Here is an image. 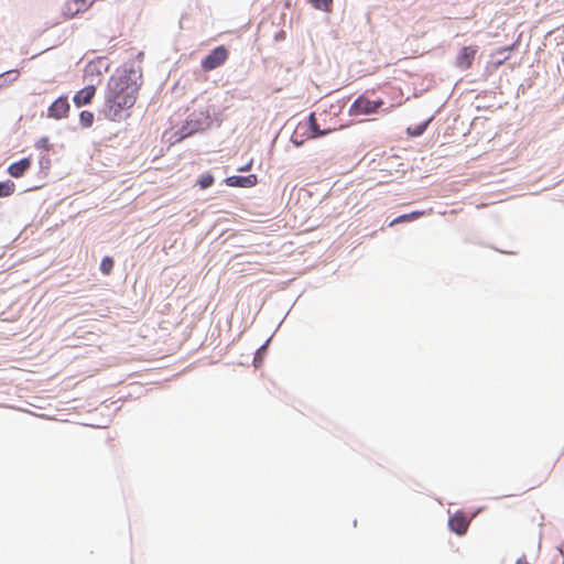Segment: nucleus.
Instances as JSON below:
<instances>
[{"label": "nucleus", "mask_w": 564, "mask_h": 564, "mask_svg": "<svg viewBox=\"0 0 564 564\" xmlns=\"http://www.w3.org/2000/svg\"><path fill=\"white\" fill-rule=\"evenodd\" d=\"M477 47L464 46L456 57V66L463 70L470 68L475 59Z\"/></svg>", "instance_id": "nucleus-5"}, {"label": "nucleus", "mask_w": 564, "mask_h": 564, "mask_svg": "<svg viewBox=\"0 0 564 564\" xmlns=\"http://www.w3.org/2000/svg\"><path fill=\"white\" fill-rule=\"evenodd\" d=\"M300 129H303V131L307 132V134H306L307 139L322 137L332 131L330 129H324V130L319 129V127L316 122L315 113L310 115L306 123H304V124L300 123Z\"/></svg>", "instance_id": "nucleus-6"}, {"label": "nucleus", "mask_w": 564, "mask_h": 564, "mask_svg": "<svg viewBox=\"0 0 564 564\" xmlns=\"http://www.w3.org/2000/svg\"><path fill=\"white\" fill-rule=\"evenodd\" d=\"M79 122L84 128L91 127L94 122V113L91 111L84 110L79 113Z\"/></svg>", "instance_id": "nucleus-15"}, {"label": "nucleus", "mask_w": 564, "mask_h": 564, "mask_svg": "<svg viewBox=\"0 0 564 564\" xmlns=\"http://www.w3.org/2000/svg\"><path fill=\"white\" fill-rule=\"evenodd\" d=\"M251 165H252V162H249L248 164H246V165H243V166L239 167L238 170H239L240 172H246V171H249V170L251 169Z\"/></svg>", "instance_id": "nucleus-24"}, {"label": "nucleus", "mask_w": 564, "mask_h": 564, "mask_svg": "<svg viewBox=\"0 0 564 564\" xmlns=\"http://www.w3.org/2000/svg\"><path fill=\"white\" fill-rule=\"evenodd\" d=\"M99 63H100V62H97V63H96V62H94V63L88 64V66H87V68H86V73H91V74H93L95 70H97V72H98V74H100L99 69L97 68V66H98V64H99Z\"/></svg>", "instance_id": "nucleus-21"}, {"label": "nucleus", "mask_w": 564, "mask_h": 564, "mask_svg": "<svg viewBox=\"0 0 564 564\" xmlns=\"http://www.w3.org/2000/svg\"><path fill=\"white\" fill-rule=\"evenodd\" d=\"M113 269V259L111 257H105L100 263V271L108 275Z\"/></svg>", "instance_id": "nucleus-17"}, {"label": "nucleus", "mask_w": 564, "mask_h": 564, "mask_svg": "<svg viewBox=\"0 0 564 564\" xmlns=\"http://www.w3.org/2000/svg\"><path fill=\"white\" fill-rule=\"evenodd\" d=\"M513 48H514V44L510 45V46L500 47L494 54H503L505 52L512 51Z\"/></svg>", "instance_id": "nucleus-22"}, {"label": "nucleus", "mask_w": 564, "mask_h": 564, "mask_svg": "<svg viewBox=\"0 0 564 564\" xmlns=\"http://www.w3.org/2000/svg\"><path fill=\"white\" fill-rule=\"evenodd\" d=\"M507 59L508 56H505L503 58H498V61L494 63L495 68L500 67Z\"/></svg>", "instance_id": "nucleus-23"}, {"label": "nucleus", "mask_w": 564, "mask_h": 564, "mask_svg": "<svg viewBox=\"0 0 564 564\" xmlns=\"http://www.w3.org/2000/svg\"><path fill=\"white\" fill-rule=\"evenodd\" d=\"M423 215H425V212H423V210H415L410 214H404V215H401V216L397 217L395 219H393L390 223V226H394L397 224L404 223V221H411V220L422 217Z\"/></svg>", "instance_id": "nucleus-12"}, {"label": "nucleus", "mask_w": 564, "mask_h": 564, "mask_svg": "<svg viewBox=\"0 0 564 564\" xmlns=\"http://www.w3.org/2000/svg\"><path fill=\"white\" fill-rule=\"evenodd\" d=\"M69 112V102L66 96L58 97L47 109V117L55 120L66 118Z\"/></svg>", "instance_id": "nucleus-4"}, {"label": "nucleus", "mask_w": 564, "mask_h": 564, "mask_svg": "<svg viewBox=\"0 0 564 564\" xmlns=\"http://www.w3.org/2000/svg\"><path fill=\"white\" fill-rule=\"evenodd\" d=\"M197 184L202 189L208 188L214 184V176L210 173L203 174L197 180Z\"/></svg>", "instance_id": "nucleus-16"}, {"label": "nucleus", "mask_w": 564, "mask_h": 564, "mask_svg": "<svg viewBox=\"0 0 564 564\" xmlns=\"http://www.w3.org/2000/svg\"><path fill=\"white\" fill-rule=\"evenodd\" d=\"M301 130H302V129H300V124H299V126H297V128H296V130L293 132V134H292V137H291L292 142H293L295 145H297V147H300V145H302V144H303V142H304V138H303V137H304V134L306 133L305 131L302 133V132H301Z\"/></svg>", "instance_id": "nucleus-19"}, {"label": "nucleus", "mask_w": 564, "mask_h": 564, "mask_svg": "<svg viewBox=\"0 0 564 564\" xmlns=\"http://www.w3.org/2000/svg\"><path fill=\"white\" fill-rule=\"evenodd\" d=\"M95 94H96V86L87 85L74 95L73 101L76 107L80 108L83 106L90 104Z\"/></svg>", "instance_id": "nucleus-7"}, {"label": "nucleus", "mask_w": 564, "mask_h": 564, "mask_svg": "<svg viewBox=\"0 0 564 564\" xmlns=\"http://www.w3.org/2000/svg\"><path fill=\"white\" fill-rule=\"evenodd\" d=\"M228 55L229 52L224 45L217 46L202 61V68L205 72H210L221 66L227 61Z\"/></svg>", "instance_id": "nucleus-3"}, {"label": "nucleus", "mask_w": 564, "mask_h": 564, "mask_svg": "<svg viewBox=\"0 0 564 564\" xmlns=\"http://www.w3.org/2000/svg\"><path fill=\"white\" fill-rule=\"evenodd\" d=\"M133 70H122L110 76L105 91L106 116L112 121L128 117L139 95L140 85L132 78Z\"/></svg>", "instance_id": "nucleus-1"}, {"label": "nucleus", "mask_w": 564, "mask_h": 564, "mask_svg": "<svg viewBox=\"0 0 564 564\" xmlns=\"http://www.w3.org/2000/svg\"><path fill=\"white\" fill-rule=\"evenodd\" d=\"M36 149L48 151L51 148L50 140L47 137L39 139L35 143Z\"/></svg>", "instance_id": "nucleus-20"}, {"label": "nucleus", "mask_w": 564, "mask_h": 564, "mask_svg": "<svg viewBox=\"0 0 564 564\" xmlns=\"http://www.w3.org/2000/svg\"><path fill=\"white\" fill-rule=\"evenodd\" d=\"M225 183L231 187H253L258 183V177L256 174H250L247 176L232 175L227 177Z\"/></svg>", "instance_id": "nucleus-8"}, {"label": "nucleus", "mask_w": 564, "mask_h": 564, "mask_svg": "<svg viewBox=\"0 0 564 564\" xmlns=\"http://www.w3.org/2000/svg\"><path fill=\"white\" fill-rule=\"evenodd\" d=\"M15 191V184L12 181L0 182V197H8Z\"/></svg>", "instance_id": "nucleus-13"}, {"label": "nucleus", "mask_w": 564, "mask_h": 564, "mask_svg": "<svg viewBox=\"0 0 564 564\" xmlns=\"http://www.w3.org/2000/svg\"><path fill=\"white\" fill-rule=\"evenodd\" d=\"M308 1L317 10H321L324 12L332 11L333 0H308Z\"/></svg>", "instance_id": "nucleus-14"}, {"label": "nucleus", "mask_w": 564, "mask_h": 564, "mask_svg": "<svg viewBox=\"0 0 564 564\" xmlns=\"http://www.w3.org/2000/svg\"><path fill=\"white\" fill-rule=\"evenodd\" d=\"M429 122H430V120H427V121H425V122H423L421 124H417L415 127H409L408 128V133L410 135H413V137L421 135L425 131V129L427 128Z\"/></svg>", "instance_id": "nucleus-18"}, {"label": "nucleus", "mask_w": 564, "mask_h": 564, "mask_svg": "<svg viewBox=\"0 0 564 564\" xmlns=\"http://www.w3.org/2000/svg\"><path fill=\"white\" fill-rule=\"evenodd\" d=\"M93 2H89L88 0H68L65 3L64 8V14L73 18L79 12L86 11Z\"/></svg>", "instance_id": "nucleus-10"}, {"label": "nucleus", "mask_w": 564, "mask_h": 564, "mask_svg": "<svg viewBox=\"0 0 564 564\" xmlns=\"http://www.w3.org/2000/svg\"><path fill=\"white\" fill-rule=\"evenodd\" d=\"M448 525L453 532L464 534L469 527V520L464 513L457 512L449 519Z\"/></svg>", "instance_id": "nucleus-9"}, {"label": "nucleus", "mask_w": 564, "mask_h": 564, "mask_svg": "<svg viewBox=\"0 0 564 564\" xmlns=\"http://www.w3.org/2000/svg\"><path fill=\"white\" fill-rule=\"evenodd\" d=\"M383 104L382 99L370 100L368 97L362 95L359 96L350 106L349 113L352 116L371 115L375 113Z\"/></svg>", "instance_id": "nucleus-2"}, {"label": "nucleus", "mask_w": 564, "mask_h": 564, "mask_svg": "<svg viewBox=\"0 0 564 564\" xmlns=\"http://www.w3.org/2000/svg\"><path fill=\"white\" fill-rule=\"evenodd\" d=\"M32 161L30 158H23L18 162L9 165L8 172L11 176L19 178L31 167Z\"/></svg>", "instance_id": "nucleus-11"}]
</instances>
